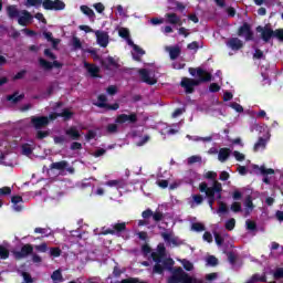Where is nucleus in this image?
Masks as SVG:
<instances>
[{
	"label": "nucleus",
	"mask_w": 283,
	"mask_h": 283,
	"mask_svg": "<svg viewBox=\"0 0 283 283\" xmlns=\"http://www.w3.org/2000/svg\"><path fill=\"white\" fill-rule=\"evenodd\" d=\"M155 265L153 268V273L157 275H163L165 270L171 271L175 262L174 259H167V248H165V243H159L157 245V252H151L150 254Z\"/></svg>",
	"instance_id": "f257e3e1"
},
{
	"label": "nucleus",
	"mask_w": 283,
	"mask_h": 283,
	"mask_svg": "<svg viewBox=\"0 0 283 283\" xmlns=\"http://www.w3.org/2000/svg\"><path fill=\"white\" fill-rule=\"evenodd\" d=\"M211 78H213L211 73L199 69L197 80L182 77L180 86L184 87L186 94H193V92H196L195 87H198V85H201V83H210Z\"/></svg>",
	"instance_id": "f03ea898"
},
{
	"label": "nucleus",
	"mask_w": 283,
	"mask_h": 283,
	"mask_svg": "<svg viewBox=\"0 0 283 283\" xmlns=\"http://www.w3.org/2000/svg\"><path fill=\"white\" fill-rule=\"evenodd\" d=\"M125 232H127V223L117 222L111 224V228L103 227L99 235H116L117 238H120Z\"/></svg>",
	"instance_id": "7ed1b4c3"
},
{
	"label": "nucleus",
	"mask_w": 283,
	"mask_h": 283,
	"mask_svg": "<svg viewBox=\"0 0 283 283\" xmlns=\"http://www.w3.org/2000/svg\"><path fill=\"white\" fill-rule=\"evenodd\" d=\"M196 279L189 276L187 272L182 271V268H176L172 271V275L168 279L167 283H193Z\"/></svg>",
	"instance_id": "20e7f679"
},
{
	"label": "nucleus",
	"mask_w": 283,
	"mask_h": 283,
	"mask_svg": "<svg viewBox=\"0 0 283 283\" xmlns=\"http://www.w3.org/2000/svg\"><path fill=\"white\" fill-rule=\"evenodd\" d=\"M200 193H206V198H208V205L210 209L213 211V205H216V191H220L218 186L209 187L207 182H201L199 185Z\"/></svg>",
	"instance_id": "39448f33"
},
{
	"label": "nucleus",
	"mask_w": 283,
	"mask_h": 283,
	"mask_svg": "<svg viewBox=\"0 0 283 283\" xmlns=\"http://www.w3.org/2000/svg\"><path fill=\"white\" fill-rule=\"evenodd\" d=\"M115 123L117 125H125V123H127L128 125H136V123H138V114L136 113H130L129 115L119 114L115 118Z\"/></svg>",
	"instance_id": "423d86ee"
},
{
	"label": "nucleus",
	"mask_w": 283,
	"mask_h": 283,
	"mask_svg": "<svg viewBox=\"0 0 283 283\" xmlns=\"http://www.w3.org/2000/svg\"><path fill=\"white\" fill-rule=\"evenodd\" d=\"M31 126L33 129L39 130V129H45L48 125H50V118L48 116H31Z\"/></svg>",
	"instance_id": "0eeeda50"
},
{
	"label": "nucleus",
	"mask_w": 283,
	"mask_h": 283,
	"mask_svg": "<svg viewBox=\"0 0 283 283\" xmlns=\"http://www.w3.org/2000/svg\"><path fill=\"white\" fill-rule=\"evenodd\" d=\"M42 8L44 10H54L55 12H59L65 10V2H63V0H44L42 2Z\"/></svg>",
	"instance_id": "6e6552de"
},
{
	"label": "nucleus",
	"mask_w": 283,
	"mask_h": 283,
	"mask_svg": "<svg viewBox=\"0 0 283 283\" xmlns=\"http://www.w3.org/2000/svg\"><path fill=\"white\" fill-rule=\"evenodd\" d=\"M33 253H34V245L27 243L20 249V251L13 252V258L15 260H24V258H28L29 255H32Z\"/></svg>",
	"instance_id": "1a4fd4ad"
},
{
	"label": "nucleus",
	"mask_w": 283,
	"mask_h": 283,
	"mask_svg": "<svg viewBox=\"0 0 283 283\" xmlns=\"http://www.w3.org/2000/svg\"><path fill=\"white\" fill-rule=\"evenodd\" d=\"M256 32L261 34V39L262 41H264V43H269V41L273 39V29L269 24L264 27L262 25L256 27Z\"/></svg>",
	"instance_id": "9d476101"
},
{
	"label": "nucleus",
	"mask_w": 283,
	"mask_h": 283,
	"mask_svg": "<svg viewBox=\"0 0 283 283\" xmlns=\"http://www.w3.org/2000/svg\"><path fill=\"white\" fill-rule=\"evenodd\" d=\"M50 169H55L56 171H67L69 174H74V167H70L67 160L55 161L50 165Z\"/></svg>",
	"instance_id": "9b49d317"
},
{
	"label": "nucleus",
	"mask_w": 283,
	"mask_h": 283,
	"mask_svg": "<svg viewBox=\"0 0 283 283\" xmlns=\"http://www.w3.org/2000/svg\"><path fill=\"white\" fill-rule=\"evenodd\" d=\"M238 36H244L245 41H253V31L251 30V24L244 22L238 30Z\"/></svg>",
	"instance_id": "f8f14e48"
},
{
	"label": "nucleus",
	"mask_w": 283,
	"mask_h": 283,
	"mask_svg": "<svg viewBox=\"0 0 283 283\" xmlns=\"http://www.w3.org/2000/svg\"><path fill=\"white\" fill-rule=\"evenodd\" d=\"M138 74L142 78V82L146 83L147 85H156L158 83V80L149 75V71L147 69H140Z\"/></svg>",
	"instance_id": "ddd939ff"
},
{
	"label": "nucleus",
	"mask_w": 283,
	"mask_h": 283,
	"mask_svg": "<svg viewBox=\"0 0 283 283\" xmlns=\"http://www.w3.org/2000/svg\"><path fill=\"white\" fill-rule=\"evenodd\" d=\"M20 13L22 15L18 17L19 25H21L22 28H25V25H28V23H32V20L34 19V17H32V13H30V11L22 10Z\"/></svg>",
	"instance_id": "4468645a"
},
{
	"label": "nucleus",
	"mask_w": 283,
	"mask_h": 283,
	"mask_svg": "<svg viewBox=\"0 0 283 283\" xmlns=\"http://www.w3.org/2000/svg\"><path fill=\"white\" fill-rule=\"evenodd\" d=\"M95 35L101 48H107V45H109V34H107V32L96 31Z\"/></svg>",
	"instance_id": "2eb2a0df"
},
{
	"label": "nucleus",
	"mask_w": 283,
	"mask_h": 283,
	"mask_svg": "<svg viewBox=\"0 0 283 283\" xmlns=\"http://www.w3.org/2000/svg\"><path fill=\"white\" fill-rule=\"evenodd\" d=\"M39 63L43 70H52L53 67H63V64H61V62L55 60L53 62H50L43 57H40Z\"/></svg>",
	"instance_id": "dca6fc26"
},
{
	"label": "nucleus",
	"mask_w": 283,
	"mask_h": 283,
	"mask_svg": "<svg viewBox=\"0 0 283 283\" xmlns=\"http://www.w3.org/2000/svg\"><path fill=\"white\" fill-rule=\"evenodd\" d=\"M84 67L86 70V72L90 73V76H92V78H98V73L101 72V67H98L96 64H90L87 62L84 63Z\"/></svg>",
	"instance_id": "f3484780"
},
{
	"label": "nucleus",
	"mask_w": 283,
	"mask_h": 283,
	"mask_svg": "<svg viewBox=\"0 0 283 283\" xmlns=\"http://www.w3.org/2000/svg\"><path fill=\"white\" fill-rule=\"evenodd\" d=\"M7 17H9V19L11 20L19 19V17H21V11H19V9H17V6L14 4L8 6Z\"/></svg>",
	"instance_id": "a211bd4d"
},
{
	"label": "nucleus",
	"mask_w": 283,
	"mask_h": 283,
	"mask_svg": "<svg viewBox=\"0 0 283 283\" xmlns=\"http://www.w3.org/2000/svg\"><path fill=\"white\" fill-rule=\"evenodd\" d=\"M228 45L231 48V50H242V48H244V43L238 38L230 39L228 41Z\"/></svg>",
	"instance_id": "6ab92c4d"
},
{
	"label": "nucleus",
	"mask_w": 283,
	"mask_h": 283,
	"mask_svg": "<svg viewBox=\"0 0 283 283\" xmlns=\"http://www.w3.org/2000/svg\"><path fill=\"white\" fill-rule=\"evenodd\" d=\"M65 134L71 138V140H81V133L74 126L66 129Z\"/></svg>",
	"instance_id": "aec40b11"
},
{
	"label": "nucleus",
	"mask_w": 283,
	"mask_h": 283,
	"mask_svg": "<svg viewBox=\"0 0 283 283\" xmlns=\"http://www.w3.org/2000/svg\"><path fill=\"white\" fill-rule=\"evenodd\" d=\"M229 156H231V149L230 148H220L218 154V160L220 163H227L229 160Z\"/></svg>",
	"instance_id": "412c9836"
},
{
	"label": "nucleus",
	"mask_w": 283,
	"mask_h": 283,
	"mask_svg": "<svg viewBox=\"0 0 283 283\" xmlns=\"http://www.w3.org/2000/svg\"><path fill=\"white\" fill-rule=\"evenodd\" d=\"M167 23H170L171 25H182V21L180 20V17L176 13H167L166 14Z\"/></svg>",
	"instance_id": "4be33fe9"
},
{
	"label": "nucleus",
	"mask_w": 283,
	"mask_h": 283,
	"mask_svg": "<svg viewBox=\"0 0 283 283\" xmlns=\"http://www.w3.org/2000/svg\"><path fill=\"white\" fill-rule=\"evenodd\" d=\"M253 169H258L261 176H272L273 174H275V170L273 168H266V166L254 165Z\"/></svg>",
	"instance_id": "5701e85b"
},
{
	"label": "nucleus",
	"mask_w": 283,
	"mask_h": 283,
	"mask_svg": "<svg viewBox=\"0 0 283 283\" xmlns=\"http://www.w3.org/2000/svg\"><path fill=\"white\" fill-rule=\"evenodd\" d=\"M95 106L104 109H111L113 112H116V109L120 108V105L118 103H114V104L96 103Z\"/></svg>",
	"instance_id": "b1692460"
},
{
	"label": "nucleus",
	"mask_w": 283,
	"mask_h": 283,
	"mask_svg": "<svg viewBox=\"0 0 283 283\" xmlns=\"http://www.w3.org/2000/svg\"><path fill=\"white\" fill-rule=\"evenodd\" d=\"M25 98L24 94L13 93L12 95L7 96V101H10L13 103V105H17V103H20V101H23Z\"/></svg>",
	"instance_id": "393cba45"
},
{
	"label": "nucleus",
	"mask_w": 283,
	"mask_h": 283,
	"mask_svg": "<svg viewBox=\"0 0 283 283\" xmlns=\"http://www.w3.org/2000/svg\"><path fill=\"white\" fill-rule=\"evenodd\" d=\"M260 149H266V140L264 137H260L253 146V151L258 153Z\"/></svg>",
	"instance_id": "a878e982"
},
{
	"label": "nucleus",
	"mask_w": 283,
	"mask_h": 283,
	"mask_svg": "<svg viewBox=\"0 0 283 283\" xmlns=\"http://www.w3.org/2000/svg\"><path fill=\"white\" fill-rule=\"evenodd\" d=\"M11 202L13 205L14 211H21L23 209L21 206H19V202H23V197H21V196H13L11 198Z\"/></svg>",
	"instance_id": "bb28decb"
},
{
	"label": "nucleus",
	"mask_w": 283,
	"mask_h": 283,
	"mask_svg": "<svg viewBox=\"0 0 283 283\" xmlns=\"http://www.w3.org/2000/svg\"><path fill=\"white\" fill-rule=\"evenodd\" d=\"M133 50H134V52H136V54H133L134 61L140 62V57L145 56V50L140 49V46H138V44L134 45Z\"/></svg>",
	"instance_id": "cd10ccee"
},
{
	"label": "nucleus",
	"mask_w": 283,
	"mask_h": 283,
	"mask_svg": "<svg viewBox=\"0 0 283 283\" xmlns=\"http://www.w3.org/2000/svg\"><path fill=\"white\" fill-rule=\"evenodd\" d=\"M161 238L165 240V242H168V244H174V247H178V239L171 238V234L163 232Z\"/></svg>",
	"instance_id": "c85d7f7f"
},
{
	"label": "nucleus",
	"mask_w": 283,
	"mask_h": 283,
	"mask_svg": "<svg viewBox=\"0 0 283 283\" xmlns=\"http://www.w3.org/2000/svg\"><path fill=\"white\" fill-rule=\"evenodd\" d=\"M73 116H74V112L70 111V108H64L60 113V118H63V120H72Z\"/></svg>",
	"instance_id": "c756f323"
},
{
	"label": "nucleus",
	"mask_w": 283,
	"mask_h": 283,
	"mask_svg": "<svg viewBox=\"0 0 283 283\" xmlns=\"http://www.w3.org/2000/svg\"><path fill=\"white\" fill-rule=\"evenodd\" d=\"M50 136V130H35V140H43Z\"/></svg>",
	"instance_id": "7c9ffc66"
},
{
	"label": "nucleus",
	"mask_w": 283,
	"mask_h": 283,
	"mask_svg": "<svg viewBox=\"0 0 283 283\" xmlns=\"http://www.w3.org/2000/svg\"><path fill=\"white\" fill-rule=\"evenodd\" d=\"M81 11L83 12V14H86L88 19H94L96 17V13H94V10H92L87 6H81Z\"/></svg>",
	"instance_id": "2f4dec72"
},
{
	"label": "nucleus",
	"mask_w": 283,
	"mask_h": 283,
	"mask_svg": "<svg viewBox=\"0 0 283 283\" xmlns=\"http://www.w3.org/2000/svg\"><path fill=\"white\" fill-rule=\"evenodd\" d=\"M22 155L23 156H32V151H34V148H32V145L25 143L21 146Z\"/></svg>",
	"instance_id": "473e14b6"
},
{
	"label": "nucleus",
	"mask_w": 283,
	"mask_h": 283,
	"mask_svg": "<svg viewBox=\"0 0 283 283\" xmlns=\"http://www.w3.org/2000/svg\"><path fill=\"white\" fill-rule=\"evenodd\" d=\"M212 187H218L219 191H214L216 200H222V184L219 181H213Z\"/></svg>",
	"instance_id": "72a5a7b5"
},
{
	"label": "nucleus",
	"mask_w": 283,
	"mask_h": 283,
	"mask_svg": "<svg viewBox=\"0 0 283 283\" xmlns=\"http://www.w3.org/2000/svg\"><path fill=\"white\" fill-rule=\"evenodd\" d=\"M169 56L171 61H176L180 56V48L174 46L169 50Z\"/></svg>",
	"instance_id": "f704fd0d"
},
{
	"label": "nucleus",
	"mask_w": 283,
	"mask_h": 283,
	"mask_svg": "<svg viewBox=\"0 0 283 283\" xmlns=\"http://www.w3.org/2000/svg\"><path fill=\"white\" fill-rule=\"evenodd\" d=\"M44 0H27V8H39L43 6Z\"/></svg>",
	"instance_id": "c9c22d12"
},
{
	"label": "nucleus",
	"mask_w": 283,
	"mask_h": 283,
	"mask_svg": "<svg viewBox=\"0 0 283 283\" xmlns=\"http://www.w3.org/2000/svg\"><path fill=\"white\" fill-rule=\"evenodd\" d=\"M10 258V250L8 248L0 245V260H8Z\"/></svg>",
	"instance_id": "e433bc0d"
},
{
	"label": "nucleus",
	"mask_w": 283,
	"mask_h": 283,
	"mask_svg": "<svg viewBox=\"0 0 283 283\" xmlns=\"http://www.w3.org/2000/svg\"><path fill=\"white\" fill-rule=\"evenodd\" d=\"M51 280H53V282H63L61 270H55L51 275Z\"/></svg>",
	"instance_id": "4c0bfd02"
},
{
	"label": "nucleus",
	"mask_w": 283,
	"mask_h": 283,
	"mask_svg": "<svg viewBox=\"0 0 283 283\" xmlns=\"http://www.w3.org/2000/svg\"><path fill=\"white\" fill-rule=\"evenodd\" d=\"M43 36L53 45H59V40L53 38L52 32H43Z\"/></svg>",
	"instance_id": "58836bf2"
},
{
	"label": "nucleus",
	"mask_w": 283,
	"mask_h": 283,
	"mask_svg": "<svg viewBox=\"0 0 283 283\" xmlns=\"http://www.w3.org/2000/svg\"><path fill=\"white\" fill-rule=\"evenodd\" d=\"M244 207H247V209H250L251 211H253V209L255 208V206L253 205V197H251V195L247 196Z\"/></svg>",
	"instance_id": "ea45409f"
},
{
	"label": "nucleus",
	"mask_w": 283,
	"mask_h": 283,
	"mask_svg": "<svg viewBox=\"0 0 283 283\" xmlns=\"http://www.w3.org/2000/svg\"><path fill=\"white\" fill-rule=\"evenodd\" d=\"M231 211H233L234 213H240L242 212V203L234 201L231 207H230Z\"/></svg>",
	"instance_id": "a19ab883"
},
{
	"label": "nucleus",
	"mask_w": 283,
	"mask_h": 283,
	"mask_svg": "<svg viewBox=\"0 0 283 283\" xmlns=\"http://www.w3.org/2000/svg\"><path fill=\"white\" fill-rule=\"evenodd\" d=\"M219 209L217 210V213H228L229 212V208H227V203H224V201H219Z\"/></svg>",
	"instance_id": "79ce46f5"
},
{
	"label": "nucleus",
	"mask_w": 283,
	"mask_h": 283,
	"mask_svg": "<svg viewBox=\"0 0 283 283\" xmlns=\"http://www.w3.org/2000/svg\"><path fill=\"white\" fill-rule=\"evenodd\" d=\"M196 163H202V157L192 155L188 158V165H196Z\"/></svg>",
	"instance_id": "37998d69"
},
{
	"label": "nucleus",
	"mask_w": 283,
	"mask_h": 283,
	"mask_svg": "<svg viewBox=\"0 0 283 283\" xmlns=\"http://www.w3.org/2000/svg\"><path fill=\"white\" fill-rule=\"evenodd\" d=\"M248 231H256L258 230V223L253 220H247L245 221Z\"/></svg>",
	"instance_id": "c03bdc74"
},
{
	"label": "nucleus",
	"mask_w": 283,
	"mask_h": 283,
	"mask_svg": "<svg viewBox=\"0 0 283 283\" xmlns=\"http://www.w3.org/2000/svg\"><path fill=\"white\" fill-rule=\"evenodd\" d=\"M107 134H118V125L116 124H108L106 127Z\"/></svg>",
	"instance_id": "a18cd8bd"
},
{
	"label": "nucleus",
	"mask_w": 283,
	"mask_h": 283,
	"mask_svg": "<svg viewBox=\"0 0 283 283\" xmlns=\"http://www.w3.org/2000/svg\"><path fill=\"white\" fill-rule=\"evenodd\" d=\"M230 107L234 109V112H238L239 114H242L244 112V107L242 105L238 104V102L230 103Z\"/></svg>",
	"instance_id": "49530a36"
},
{
	"label": "nucleus",
	"mask_w": 283,
	"mask_h": 283,
	"mask_svg": "<svg viewBox=\"0 0 283 283\" xmlns=\"http://www.w3.org/2000/svg\"><path fill=\"white\" fill-rule=\"evenodd\" d=\"M27 74V70H21L12 77V81H21V78H24Z\"/></svg>",
	"instance_id": "de8ad7c7"
},
{
	"label": "nucleus",
	"mask_w": 283,
	"mask_h": 283,
	"mask_svg": "<svg viewBox=\"0 0 283 283\" xmlns=\"http://www.w3.org/2000/svg\"><path fill=\"white\" fill-rule=\"evenodd\" d=\"M118 34L122 39H129V29L127 28H120L119 31H118Z\"/></svg>",
	"instance_id": "09e8293b"
},
{
	"label": "nucleus",
	"mask_w": 283,
	"mask_h": 283,
	"mask_svg": "<svg viewBox=\"0 0 283 283\" xmlns=\"http://www.w3.org/2000/svg\"><path fill=\"white\" fill-rule=\"evenodd\" d=\"M73 48L74 50L83 49V43L81 42V39H78L77 36H73Z\"/></svg>",
	"instance_id": "8fccbe9b"
},
{
	"label": "nucleus",
	"mask_w": 283,
	"mask_h": 283,
	"mask_svg": "<svg viewBox=\"0 0 283 283\" xmlns=\"http://www.w3.org/2000/svg\"><path fill=\"white\" fill-rule=\"evenodd\" d=\"M205 178L207 180H213V182L214 181L218 182V180H216V178H218V172H216V171H208V172H206Z\"/></svg>",
	"instance_id": "3c124183"
},
{
	"label": "nucleus",
	"mask_w": 283,
	"mask_h": 283,
	"mask_svg": "<svg viewBox=\"0 0 283 283\" xmlns=\"http://www.w3.org/2000/svg\"><path fill=\"white\" fill-rule=\"evenodd\" d=\"M273 277L275 280H283V268H276L273 272Z\"/></svg>",
	"instance_id": "603ef678"
},
{
	"label": "nucleus",
	"mask_w": 283,
	"mask_h": 283,
	"mask_svg": "<svg viewBox=\"0 0 283 283\" xmlns=\"http://www.w3.org/2000/svg\"><path fill=\"white\" fill-rule=\"evenodd\" d=\"M107 187H117L120 188L123 187V180H108L106 182Z\"/></svg>",
	"instance_id": "864d4df0"
},
{
	"label": "nucleus",
	"mask_w": 283,
	"mask_h": 283,
	"mask_svg": "<svg viewBox=\"0 0 283 283\" xmlns=\"http://www.w3.org/2000/svg\"><path fill=\"white\" fill-rule=\"evenodd\" d=\"M226 229L227 231H233V229H235V220L233 218L226 222Z\"/></svg>",
	"instance_id": "5fc2aeb1"
},
{
	"label": "nucleus",
	"mask_w": 283,
	"mask_h": 283,
	"mask_svg": "<svg viewBox=\"0 0 283 283\" xmlns=\"http://www.w3.org/2000/svg\"><path fill=\"white\" fill-rule=\"evenodd\" d=\"M107 63H108V65H106V70H109V65H112V67L118 69V63L116 60H114L113 56L107 57Z\"/></svg>",
	"instance_id": "6e6d98bb"
},
{
	"label": "nucleus",
	"mask_w": 283,
	"mask_h": 283,
	"mask_svg": "<svg viewBox=\"0 0 283 283\" xmlns=\"http://www.w3.org/2000/svg\"><path fill=\"white\" fill-rule=\"evenodd\" d=\"M207 263L209 264V266H218V258H216L214 255H210L207 259Z\"/></svg>",
	"instance_id": "4d7b16f0"
},
{
	"label": "nucleus",
	"mask_w": 283,
	"mask_h": 283,
	"mask_svg": "<svg viewBox=\"0 0 283 283\" xmlns=\"http://www.w3.org/2000/svg\"><path fill=\"white\" fill-rule=\"evenodd\" d=\"M61 248H51L50 250V254L52 255V258H61Z\"/></svg>",
	"instance_id": "13d9d810"
},
{
	"label": "nucleus",
	"mask_w": 283,
	"mask_h": 283,
	"mask_svg": "<svg viewBox=\"0 0 283 283\" xmlns=\"http://www.w3.org/2000/svg\"><path fill=\"white\" fill-rule=\"evenodd\" d=\"M35 251H39L40 253H46L48 252V243L43 242L40 245H35Z\"/></svg>",
	"instance_id": "bf43d9fd"
},
{
	"label": "nucleus",
	"mask_w": 283,
	"mask_h": 283,
	"mask_svg": "<svg viewBox=\"0 0 283 283\" xmlns=\"http://www.w3.org/2000/svg\"><path fill=\"white\" fill-rule=\"evenodd\" d=\"M273 36L279 41H283V29H276L273 31Z\"/></svg>",
	"instance_id": "052dcab7"
},
{
	"label": "nucleus",
	"mask_w": 283,
	"mask_h": 283,
	"mask_svg": "<svg viewBox=\"0 0 283 283\" xmlns=\"http://www.w3.org/2000/svg\"><path fill=\"white\" fill-rule=\"evenodd\" d=\"M228 256V262H230V264H235L237 260H238V256L235 255V253L233 252H228L227 254Z\"/></svg>",
	"instance_id": "680f3d73"
},
{
	"label": "nucleus",
	"mask_w": 283,
	"mask_h": 283,
	"mask_svg": "<svg viewBox=\"0 0 283 283\" xmlns=\"http://www.w3.org/2000/svg\"><path fill=\"white\" fill-rule=\"evenodd\" d=\"M192 230L197 232L205 231V224L200 222H195L192 223Z\"/></svg>",
	"instance_id": "e2e57ef3"
},
{
	"label": "nucleus",
	"mask_w": 283,
	"mask_h": 283,
	"mask_svg": "<svg viewBox=\"0 0 283 283\" xmlns=\"http://www.w3.org/2000/svg\"><path fill=\"white\" fill-rule=\"evenodd\" d=\"M233 156H234L235 160H238V163H242L245 158L244 154H242L238 150L233 151Z\"/></svg>",
	"instance_id": "0e129e2a"
},
{
	"label": "nucleus",
	"mask_w": 283,
	"mask_h": 283,
	"mask_svg": "<svg viewBox=\"0 0 283 283\" xmlns=\"http://www.w3.org/2000/svg\"><path fill=\"white\" fill-rule=\"evenodd\" d=\"M182 266L186 271H193V263L191 261L184 260Z\"/></svg>",
	"instance_id": "69168bd1"
},
{
	"label": "nucleus",
	"mask_w": 283,
	"mask_h": 283,
	"mask_svg": "<svg viewBox=\"0 0 283 283\" xmlns=\"http://www.w3.org/2000/svg\"><path fill=\"white\" fill-rule=\"evenodd\" d=\"M94 138H96V132L90 129L86 135H85V139L86 140H94Z\"/></svg>",
	"instance_id": "338daca9"
},
{
	"label": "nucleus",
	"mask_w": 283,
	"mask_h": 283,
	"mask_svg": "<svg viewBox=\"0 0 283 283\" xmlns=\"http://www.w3.org/2000/svg\"><path fill=\"white\" fill-rule=\"evenodd\" d=\"M22 277L25 283L34 282V280L32 279V275H30V273H28V272H22Z\"/></svg>",
	"instance_id": "774afa93"
}]
</instances>
